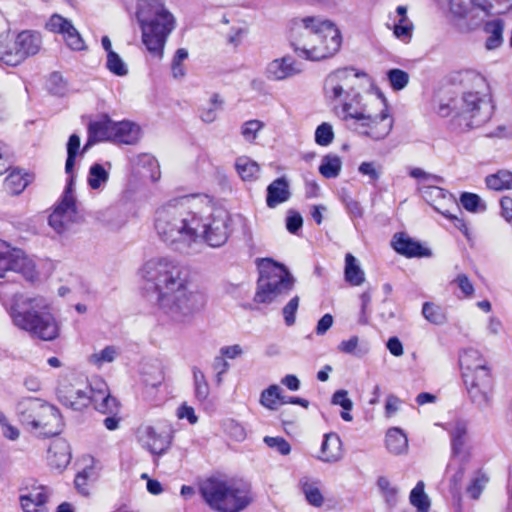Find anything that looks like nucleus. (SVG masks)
<instances>
[{
  "instance_id": "nucleus-60",
  "label": "nucleus",
  "mask_w": 512,
  "mask_h": 512,
  "mask_svg": "<svg viewBox=\"0 0 512 512\" xmlns=\"http://www.w3.org/2000/svg\"><path fill=\"white\" fill-rule=\"evenodd\" d=\"M263 127V123L259 120H250L243 124L241 129L242 136L249 142L253 141L257 137V133Z\"/></svg>"
},
{
  "instance_id": "nucleus-48",
  "label": "nucleus",
  "mask_w": 512,
  "mask_h": 512,
  "mask_svg": "<svg viewBox=\"0 0 512 512\" xmlns=\"http://www.w3.org/2000/svg\"><path fill=\"white\" fill-rule=\"evenodd\" d=\"M106 67L117 76H126L128 74L127 65L116 52L107 55Z\"/></svg>"
},
{
  "instance_id": "nucleus-31",
  "label": "nucleus",
  "mask_w": 512,
  "mask_h": 512,
  "mask_svg": "<svg viewBox=\"0 0 512 512\" xmlns=\"http://www.w3.org/2000/svg\"><path fill=\"white\" fill-rule=\"evenodd\" d=\"M459 364L463 373L475 371L486 366V361L482 358V355L478 350L474 348H467L460 353Z\"/></svg>"
},
{
  "instance_id": "nucleus-18",
  "label": "nucleus",
  "mask_w": 512,
  "mask_h": 512,
  "mask_svg": "<svg viewBox=\"0 0 512 512\" xmlns=\"http://www.w3.org/2000/svg\"><path fill=\"white\" fill-rule=\"evenodd\" d=\"M391 244L397 253L407 258L432 256L430 249L423 247L420 242L415 241L405 233H396L392 238Z\"/></svg>"
},
{
  "instance_id": "nucleus-32",
  "label": "nucleus",
  "mask_w": 512,
  "mask_h": 512,
  "mask_svg": "<svg viewBox=\"0 0 512 512\" xmlns=\"http://www.w3.org/2000/svg\"><path fill=\"white\" fill-rule=\"evenodd\" d=\"M344 276L345 280L353 286H359L365 281L364 271L351 253H347L345 256Z\"/></svg>"
},
{
  "instance_id": "nucleus-12",
  "label": "nucleus",
  "mask_w": 512,
  "mask_h": 512,
  "mask_svg": "<svg viewBox=\"0 0 512 512\" xmlns=\"http://www.w3.org/2000/svg\"><path fill=\"white\" fill-rule=\"evenodd\" d=\"M8 273H18L32 280L36 274L35 265L21 250L12 248L0 239V277Z\"/></svg>"
},
{
  "instance_id": "nucleus-21",
  "label": "nucleus",
  "mask_w": 512,
  "mask_h": 512,
  "mask_svg": "<svg viewBox=\"0 0 512 512\" xmlns=\"http://www.w3.org/2000/svg\"><path fill=\"white\" fill-rule=\"evenodd\" d=\"M71 449L69 443L63 438L54 439L48 449L47 460L52 468L62 470L67 467L71 460Z\"/></svg>"
},
{
  "instance_id": "nucleus-3",
  "label": "nucleus",
  "mask_w": 512,
  "mask_h": 512,
  "mask_svg": "<svg viewBox=\"0 0 512 512\" xmlns=\"http://www.w3.org/2000/svg\"><path fill=\"white\" fill-rule=\"evenodd\" d=\"M342 44L337 26L319 16L296 18L291 26V45L299 56L319 61L335 55Z\"/></svg>"
},
{
  "instance_id": "nucleus-58",
  "label": "nucleus",
  "mask_w": 512,
  "mask_h": 512,
  "mask_svg": "<svg viewBox=\"0 0 512 512\" xmlns=\"http://www.w3.org/2000/svg\"><path fill=\"white\" fill-rule=\"evenodd\" d=\"M48 89L54 95L62 96L66 92V83L62 75L58 72H53L48 79Z\"/></svg>"
},
{
  "instance_id": "nucleus-1",
  "label": "nucleus",
  "mask_w": 512,
  "mask_h": 512,
  "mask_svg": "<svg viewBox=\"0 0 512 512\" xmlns=\"http://www.w3.org/2000/svg\"><path fill=\"white\" fill-rule=\"evenodd\" d=\"M229 215L213 209L206 197L185 195L160 206L154 216V231L168 248L191 253L206 242L213 248L223 246L229 238Z\"/></svg>"
},
{
  "instance_id": "nucleus-45",
  "label": "nucleus",
  "mask_w": 512,
  "mask_h": 512,
  "mask_svg": "<svg viewBox=\"0 0 512 512\" xmlns=\"http://www.w3.org/2000/svg\"><path fill=\"white\" fill-rule=\"evenodd\" d=\"M338 350L345 354H352L357 357H361L368 352L367 347L359 346V338L357 336H352L348 340H343L338 345Z\"/></svg>"
},
{
  "instance_id": "nucleus-33",
  "label": "nucleus",
  "mask_w": 512,
  "mask_h": 512,
  "mask_svg": "<svg viewBox=\"0 0 512 512\" xmlns=\"http://www.w3.org/2000/svg\"><path fill=\"white\" fill-rule=\"evenodd\" d=\"M235 169L243 181L256 180L260 172L259 164L246 156L236 159Z\"/></svg>"
},
{
  "instance_id": "nucleus-4",
  "label": "nucleus",
  "mask_w": 512,
  "mask_h": 512,
  "mask_svg": "<svg viewBox=\"0 0 512 512\" xmlns=\"http://www.w3.org/2000/svg\"><path fill=\"white\" fill-rule=\"evenodd\" d=\"M7 311L14 326L33 338L53 341L60 335V323L53 313L52 304L43 296L15 293Z\"/></svg>"
},
{
  "instance_id": "nucleus-62",
  "label": "nucleus",
  "mask_w": 512,
  "mask_h": 512,
  "mask_svg": "<svg viewBox=\"0 0 512 512\" xmlns=\"http://www.w3.org/2000/svg\"><path fill=\"white\" fill-rule=\"evenodd\" d=\"M358 171L362 175L368 176L371 181H377L381 175V165L375 162H362Z\"/></svg>"
},
{
  "instance_id": "nucleus-13",
  "label": "nucleus",
  "mask_w": 512,
  "mask_h": 512,
  "mask_svg": "<svg viewBox=\"0 0 512 512\" xmlns=\"http://www.w3.org/2000/svg\"><path fill=\"white\" fill-rule=\"evenodd\" d=\"M139 444L151 454L164 455L171 447L173 433L171 430H157L151 425H141L137 430Z\"/></svg>"
},
{
  "instance_id": "nucleus-19",
  "label": "nucleus",
  "mask_w": 512,
  "mask_h": 512,
  "mask_svg": "<svg viewBox=\"0 0 512 512\" xmlns=\"http://www.w3.org/2000/svg\"><path fill=\"white\" fill-rule=\"evenodd\" d=\"M422 198L431 205L437 212L443 215V212L448 210L443 209L445 203L455 204L453 196L448 191L440 188L439 186L420 183L418 186Z\"/></svg>"
},
{
  "instance_id": "nucleus-22",
  "label": "nucleus",
  "mask_w": 512,
  "mask_h": 512,
  "mask_svg": "<svg viewBox=\"0 0 512 512\" xmlns=\"http://www.w3.org/2000/svg\"><path fill=\"white\" fill-rule=\"evenodd\" d=\"M451 438L452 453L455 456H460L464 452L465 445L468 439L467 423L464 420H455L445 426Z\"/></svg>"
},
{
  "instance_id": "nucleus-11",
  "label": "nucleus",
  "mask_w": 512,
  "mask_h": 512,
  "mask_svg": "<svg viewBox=\"0 0 512 512\" xmlns=\"http://www.w3.org/2000/svg\"><path fill=\"white\" fill-rule=\"evenodd\" d=\"M361 74L352 68H343L329 74L324 83L325 96L329 100H340L343 104L350 102L354 107L360 105L361 96L353 90L348 91L351 78H358Z\"/></svg>"
},
{
  "instance_id": "nucleus-37",
  "label": "nucleus",
  "mask_w": 512,
  "mask_h": 512,
  "mask_svg": "<svg viewBox=\"0 0 512 512\" xmlns=\"http://www.w3.org/2000/svg\"><path fill=\"white\" fill-rule=\"evenodd\" d=\"M300 485L305 495V498L310 505L315 507L322 506L324 498L319 489L318 481L309 479L308 477H304L300 480Z\"/></svg>"
},
{
  "instance_id": "nucleus-28",
  "label": "nucleus",
  "mask_w": 512,
  "mask_h": 512,
  "mask_svg": "<svg viewBox=\"0 0 512 512\" xmlns=\"http://www.w3.org/2000/svg\"><path fill=\"white\" fill-rule=\"evenodd\" d=\"M62 427V418L59 410L54 406L52 414L40 416L37 422L33 425L32 429H42L45 436H54L60 433Z\"/></svg>"
},
{
  "instance_id": "nucleus-2",
  "label": "nucleus",
  "mask_w": 512,
  "mask_h": 512,
  "mask_svg": "<svg viewBox=\"0 0 512 512\" xmlns=\"http://www.w3.org/2000/svg\"><path fill=\"white\" fill-rule=\"evenodd\" d=\"M143 289L174 322L184 323L205 305V296L193 288L188 269L172 256H156L140 269Z\"/></svg>"
},
{
  "instance_id": "nucleus-7",
  "label": "nucleus",
  "mask_w": 512,
  "mask_h": 512,
  "mask_svg": "<svg viewBox=\"0 0 512 512\" xmlns=\"http://www.w3.org/2000/svg\"><path fill=\"white\" fill-rule=\"evenodd\" d=\"M204 502L217 512H240L251 502L248 485L235 479L209 477L199 485Z\"/></svg>"
},
{
  "instance_id": "nucleus-64",
  "label": "nucleus",
  "mask_w": 512,
  "mask_h": 512,
  "mask_svg": "<svg viewBox=\"0 0 512 512\" xmlns=\"http://www.w3.org/2000/svg\"><path fill=\"white\" fill-rule=\"evenodd\" d=\"M332 403L341 406L344 410L350 411L353 408V402L348 397V391L341 389L337 390L332 396Z\"/></svg>"
},
{
  "instance_id": "nucleus-8",
  "label": "nucleus",
  "mask_w": 512,
  "mask_h": 512,
  "mask_svg": "<svg viewBox=\"0 0 512 512\" xmlns=\"http://www.w3.org/2000/svg\"><path fill=\"white\" fill-rule=\"evenodd\" d=\"M79 148L80 138L78 135L72 134L67 143V159L65 164V171L69 174V178L61 201L49 216V224L57 233H63L68 230L69 227L76 222L78 217L77 203L73 190L74 176L72 175V171Z\"/></svg>"
},
{
  "instance_id": "nucleus-6",
  "label": "nucleus",
  "mask_w": 512,
  "mask_h": 512,
  "mask_svg": "<svg viewBox=\"0 0 512 512\" xmlns=\"http://www.w3.org/2000/svg\"><path fill=\"white\" fill-rule=\"evenodd\" d=\"M136 18L147 50L161 59L167 38L175 28L176 20L173 14L162 0H139Z\"/></svg>"
},
{
  "instance_id": "nucleus-51",
  "label": "nucleus",
  "mask_w": 512,
  "mask_h": 512,
  "mask_svg": "<svg viewBox=\"0 0 512 512\" xmlns=\"http://www.w3.org/2000/svg\"><path fill=\"white\" fill-rule=\"evenodd\" d=\"M188 58V51L185 48L176 50L171 63V71L174 78H182L185 76V68L182 63Z\"/></svg>"
},
{
  "instance_id": "nucleus-47",
  "label": "nucleus",
  "mask_w": 512,
  "mask_h": 512,
  "mask_svg": "<svg viewBox=\"0 0 512 512\" xmlns=\"http://www.w3.org/2000/svg\"><path fill=\"white\" fill-rule=\"evenodd\" d=\"M388 80L395 91L404 89L409 82V75L401 69H391L387 72Z\"/></svg>"
},
{
  "instance_id": "nucleus-53",
  "label": "nucleus",
  "mask_w": 512,
  "mask_h": 512,
  "mask_svg": "<svg viewBox=\"0 0 512 512\" xmlns=\"http://www.w3.org/2000/svg\"><path fill=\"white\" fill-rule=\"evenodd\" d=\"M67 46L75 51H82L86 49L85 42L81 37L78 30L73 26L63 35Z\"/></svg>"
},
{
  "instance_id": "nucleus-16",
  "label": "nucleus",
  "mask_w": 512,
  "mask_h": 512,
  "mask_svg": "<svg viewBox=\"0 0 512 512\" xmlns=\"http://www.w3.org/2000/svg\"><path fill=\"white\" fill-rule=\"evenodd\" d=\"M40 36L30 31H22L13 40V48L16 52L10 57L9 61L14 63H21L28 56L35 55L40 49Z\"/></svg>"
},
{
  "instance_id": "nucleus-39",
  "label": "nucleus",
  "mask_w": 512,
  "mask_h": 512,
  "mask_svg": "<svg viewBox=\"0 0 512 512\" xmlns=\"http://www.w3.org/2000/svg\"><path fill=\"white\" fill-rule=\"evenodd\" d=\"M489 189L500 191L512 189V172L508 170H499L498 172L488 175L485 179Z\"/></svg>"
},
{
  "instance_id": "nucleus-5",
  "label": "nucleus",
  "mask_w": 512,
  "mask_h": 512,
  "mask_svg": "<svg viewBox=\"0 0 512 512\" xmlns=\"http://www.w3.org/2000/svg\"><path fill=\"white\" fill-rule=\"evenodd\" d=\"M463 92L452 101L453 123L460 131L484 125L494 110L485 78L474 71L460 73Z\"/></svg>"
},
{
  "instance_id": "nucleus-9",
  "label": "nucleus",
  "mask_w": 512,
  "mask_h": 512,
  "mask_svg": "<svg viewBox=\"0 0 512 512\" xmlns=\"http://www.w3.org/2000/svg\"><path fill=\"white\" fill-rule=\"evenodd\" d=\"M257 266L259 278L254 302L269 304L293 289L295 279L284 265L264 258L257 260Z\"/></svg>"
},
{
  "instance_id": "nucleus-41",
  "label": "nucleus",
  "mask_w": 512,
  "mask_h": 512,
  "mask_svg": "<svg viewBox=\"0 0 512 512\" xmlns=\"http://www.w3.org/2000/svg\"><path fill=\"white\" fill-rule=\"evenodd\" d=\"M282 390L276 385H270L268 388L264 389L260 395V403L262 406L269 410H276L278 408V404L281 403L282 398Z\"/></svg>"
},
{
  "instance_id": "nucleus-36",
  "label": "nucleus",
  "mask_w": 512,
  "mask_h": 512,
  "mask_svg": "<svg viewBox=\"0 0 512 512\" xmlns=\"http://www.w3.org/2000/svg\"><path fill=\"white\" fill-rule=\"evenodd\" d=\"M466 389L470 400L479 409H487L491 406L492 402V389H483L476 386L474 382L470 385H466Z\"/></svg>"
},
{
  "instance_id": "nucleus-26",
  "label": "nucleus",
  "mask_w": 512,
  "mask_h": 512,
  "mask_svg": "<svg viewBox=\"0 0 512 512\" xmlns=\"http://www.w3.org/2000/svg\"><path fill=\"white\" fill-rule=\"evenodd\" d=\"M89 405L92 403L94 408L102 414H118L119 403L116 398L111 396L108 391L88 393Z\"/></svg>"
},
{
  "instance_id": "nucleus-35",
  "label": "nucleus",
  "mask_w": 512,
  "mask_h": 512,
  "mask_svg": "<svg viewBox=\"0 0 512 512\" xmlns=\"http://www.w3.org/2000/svg\"><path fill=\"white\" fill-rule=\"evenodd\" d=\"M29 176L19 170H13L4 180V190L11 195L20 194L28 185Z\"/></svg>"
},
{
  "instance_id": "nucleus-49",
  "label": "nucleus",
  "mask_w": 512,
  "mask_h": 512,
  "mask_svg": "<svg viewBox=\"0 0 512 512\" xmlns=\"http://www.w3.org/2000/svg\"><path fill=\"white\" fill-rule=\"evenodd\" d=\"M222 102L218 94H213L207 107H203L200 117L205 123H212L217 118V110L221 107Z\"/></svg>"
},
{
  "instance_id": "nucleus-56",
  "label": "nucleus",
  "mask_w": 512,
  "mask_h": 512,
  "mask_svg": "<svg viewBox=\"0 0 512 512\" xmlns=\"http://www.w3.org/2000/svg\"><path fill=\"white\" fill-rule=\"evenodd\" d=\"M488 479L483 474H477L468 485L466 492L472 499H478Z\"/></svg>"
},
{
  "instance_id": "nucleus-38",
  "label": "nucleus",
  "mask_w": 512,
  "mask_h": 512,
  "mask_svg": "<svg viewBox=\"0 0 512 512\" xmlns=\"http://www.w3.org/2000/svg\"><path fill=\"white\" fill-rule=\"evenodd\" d=\"M341 168V158L335 154H327L322 158L319 172L323 177L331 179L339 176Z\"/></svg>"
},
{
  "instance_id": "nucleus-29",
  "label": "nucleus",
  "mask_w": 512,
  "mask_h": 512,
  "mask_svg": "<svg viewBox=\"0 0 512 512\" xmlns=\"http://www.w3.org/2000/svg\"><path fill=\"white\" fill-rule=\"evenodd\" d=\"M396 13L399 16V19L394 24L393 33H394L395 37H397L401 41L407 43L412 38L414 25L407 16V7L406 6H403V5L398 6L396 8Z\"/></svg>"
},
{
  "instance_id": "nucleus-27",
  "label": "nucleus",
  "mask_w": 512,
  "mask_h": 512,
  "mask_svg": "<svg viewBox=\"0 0 512 512\" xmlns=\"http://www.w3.org/2000/svg\"><path fill=\"white\" fill-rule=\"evenodd\" d=\"M139 132V127L132 122H114L112 140L129 145L134 144L139 139Z\"/></svg>"
},
{
  "instance_id": "nucleus-63",
  "label": "nucleus",
  "mask_w": 512,
  "mask_h": 512,
  "mask_svg": "<svg viewBox=\"0 0 512 512\" xmlns=\"http://www.w3.org/2000/svg\"><path fill=\"white\" fill-rule=\"evenodd\" d=\"M20 497H26V499L33 503L37 507H46L45 504L48 499V495L44 487L33 489L29 494L21 495Z\"/></svg>"
},
{
  "instance_id": "nucleus-15",
  "label": "nucleus",
  "mask_w": 512,
  "mask_h": 512,
  "mask_svg": "<svg viewBox=\"0 0 512 512\" xmlns=\"http://www.w3.org/2000/svg\"><path fill=\"white\" fill-rule=\"evenodd\" d=\"M301 71L300 64L292 56L286 55L269 62L265 74L269 80L282 81L298 75Z\"/></svg>"
},
{
  "instance_id": "nucleus-57",
  "label": "nucleus",
  "mask_w": 512,
  "mask_h": 512,
  "mask_svg": "<svg viewBox=\"0 0 512 512\" xmlns=\"http://www.w3.org/2000/svg\"><path fill=\"white\" fill-rule=\"evenodd\" d=\"M225 432L236 441H242L246 437L244 427L234 419H228L223 423Z\"/></svg>"
},
{
  "instance_id": "nucleus-10",
  "label": "nucleus",
  "mask_w": 512,
  "mask_h": 512,
  "mask_svg": "<svg viewBox=\"0 0 512 512\" xmlns=\"http://www.w3.org/2000/svg\"><path fill=\"white\" fill-rule=\"evenodd\" d=\"M341 113L343 120L350 121V129L373 140L384 139L393 127V121L385 110L373 116L365 106L354 107L352 103L345 102Z\"/></svg>"
},
{
  "instance_id": "nucleus-44",
  "label": "nucleus",
  "mask_w": 512,
  "mask_h": 512,
  "mask_svg": "<svg viewBox=\"0 0 512 512\" xmlns=\"http://www.w3.org/2000/svg\"><path fill=\"white\" fill-rule=\"evenodd\" d=\"M460 203L469 212L480 213L486 210L485 202L475 193L463 192L460 196Z\"/></svg>"
},
{
  "instance_id": "nucleus-61",
  "label": "nucleus",
  "mask_w": 512,
  "mask_h": 512,
  "mask_svg": "<svg viewBox=\"0 0 512 512\" xmlns=\"http://www.w3.org/2000/svg\"><path fill=\"white\" fill-rule=\"evenodd\" d=\"M264 442L268 447L277 450L281 455H288L291 451L290 444L282 437L266 436Z\"/></svg>"
},
{
  "instance_id": "nucleus-54",
  "label": "nucleus",
  "mask_w": 512,
  "mask_h": 512,
  "mask_svg": "<svg viewBox=\"0 0 512 512\" xmlns=\"http://www.w3.org/2000/svg\"><path fill=\"white\" fill-rule=\"evenodd\" d=\"M300 298L299 296H294L290 299V301L283 307L282 314L284 317L285 324L287 326H292L296 321V312L299 307Z\"/></svg>"
},
{
  "instance_id": "nucleus-20",
  "label": "nucleus",
  "mask_w": 512,
  "mask_h": 512,
  "mask_svg": "<svg viewBox=\"0 0 512 512\" xmlns=\"http://www.w3.org/2000/svg\"><path fill=\"white\" fill-rule=\"evenodd\" d=\"M113 124L107 115L101 117L96 121H91L88 125V140L83 148L86 151L90 146L97 142L112 140L113 137Z\"/></svg>"
},
{
  "instance_id": "nucleus-14",
  "label": "nucleus",
  "mask_w": 512,
  "mask_h": 512,
  "mask_svg": "<svg viewBox=\"0 0 512 512\" xmlns=\"http://www.w3.org/2000/svg\"><path fill=\"white\" fill-rule=\"evenodd\" d=\"M54 406L39 398H22L16 406L17 416L23 425L33 427L37 418L52 414Z\"/></svg>"
},
{
  "instance_id": "nucleus-50",
  "label": "nucleus",
  "mask_w": 512,
  "mask_h": 512,
  "mask_svg": "<svg viewBox=\"0 0 512 512\" xmlns=\"http://www.w3.org/2000/svg\"><path fill=\"white\" fill-rule=\"evenodd\" d=\"M334 139V132L332 126L323 122L315 131V142L320 146H328Z\"/></svg>"
},
{
  "instance_id": "nucleus-25",
  "label": "nucleus",
  "mask_w": 512,
  "mask_h": 512,
  "mask_svg": "<svg viewBox=\"0 0 512 512\" xmlns=\"http://www.w3.org/2000/svg\"><path fill=\"white\" fill-rule=\"evenodd\" d=\"M504 28L505 22L500 18H495L485 22L483 31L487 35L485 41V48L487 50H495L503 44Z\"/></svg>"
},
{
  "instance_id": "nucleus-43",
  "label": "nucleus",
  "mask_w": 512,
  "mask_h": 512,
  "mask_svg": "<svg viewBox=\"0 0 512 512\" xmlns=\"http://www.w3.org/2000/svg\"><path fill=\"white\" fill-rule=\"evenodd\" d=\"M109 179V173L104 167L99 164H93L89 169L88 185L91 189H99L102 185L106 184Z\"/></svg>"
},
{
  "instance_id": "nucleus-30",
  "label": "nucleus",
  "mask_w": 512,
  "mask_h": 512,
  "mask_svg": "<svg viewBox=\"0 0 512 512\" xmlns=\"http://www.w3.org/2000/svg\"><path fill=\"white\" fill-rule=\"evenodd\" d=\"M386 448L394 455L404 454L408 450L406 434L397 427L390 428L386 433Z\"/></svg>"
},
{
  "instance_id": "nucleus-52",
  "label": "nucleus",
  "mask_w": 512,
  "mask_h": 512,
  "mask_svg": "<svg viewBox=\"0 0 512 512\" xmlns=\"http://www.w3.org/2000/svg\"><path fill=\"white\" fill-rule=\"evenodd\" d=\"M377 485H378L379 489L382 491V493L386 499V502L390 506H394L397 501V493H398L397 488L392 487L390 484V481L386 477H383V476L378 478Z\"/></svg>"
},
{
  "instance_id": "nucleus-42",
  "label": "nucleus",
  "mask_w": 512,
  "mask_h": 512,
  "mask_svg": "<svg viewBox=\"0 0 512 512\" xmlns=\"http://www.w3.org/2000/svg\"><path fill=\"white\" fill-rule=\"evenodd\" d=\"M423 317L434 325H443L447 321L445 311L439 305L425 302L422 307Z\"/></svg>"
},
{
  "instance_id": "nucleus-55",
  "label": "nucleus",
  "mask_w": 512,
  "mask_h": 512,
  "mask_svg": "<svg viewBox=\"0 0 512 512\" xmlns=\"http://www.w3.org/2000/svg\"><path fill=\"white\" fill-rule=\"evenodd\" d=\"M117 351L114 346H107L98 353L90 356V361L97 366L114 361Z\"/></svg>"
},
{
  "instance_id": "nucleus-46",
  "label": "nucleus",
  "mask_w": 512,
  "mask_h": 512,
  "mask_svg": "<svg viewBox=\"0 0 512 512\" xmlns=\"http://www.w3.org/2000/svg\"><path fill=\"white\" fill-rule=\"evenodd\" d=\"M73 26L74 25L70 20L64 18L60 14H53L46 23V28L49 31L60 33L62 35L66 34Z\"/></svg>"
},
{
  "instance_id": "nucleus-24",
  "label": "nucleus",
  "mask_w": 512,
  "mask_h": 512,
  "mask_svg": "<svg viewBox=\"0 0 512 512\" xmlns=\"http://www.w3.org/2000/svg\"><path fill=\"white\" fill-rule=\"evenodd\" d=\"M343 456L342 441L338 434L328 433L324 436L319 459L323 462L334 463Z\"/></svg>"
},
{
  "instance_id": "nucleus-23",
  "label": "nucleus",
  "mask_w": 512,
  "mask_h": 512,
  "mask_svg": "<svg viewBox=\"0 0 512 512\" xmlns=\"http://www.w3.org/2000/svg\"><path fill=\"white\" fill-rule=\"evenodd\" d=\"M290 197L289 183L285 177L275 179L267 187L266 204L269 208L277 207L288 201Z\"/></svg>"
},
{
  "instance_id": "nucleus-17",
  "label": "nucleus",
  "mask_w": 512,
  "mask_h": 512,
  "mask_svg": "<svg viewBox=\"0 0 512 512\" xmlns=\"http://www.w3.org/2000/svg\"><path fill=\"white\" fill-rule=\"evenodd\" d=\"M57 399L62 405L75 411L89 406L88 392L72 384H61L57 389Z\"/></svg>"
},
{
  "instance_id": "nucleus-34",
  "label": "nucleus",
  "mask_w": 512,
  "mask_h": 512,
  "mask_svg": "<svg viewBox=\"0 0 512 512\" xmlns=\"http://www.w3.org/2000/svg\"><path fill=\"white\" fill-rule=\"evenodd\" d=\"M462 376L464 378L465 385H470L471 382H474V384L480 388L492 389V377L487 365L475 371L463 372Z\"/></svg>"
},
{
  "instance_id": "nucleus-59",
  "label": "nucleus",
  "mask_w": 512,
  "mask_h": 512,
  "mask_svg": "<svg viewBox=\"0 0 512 512\" xmlns=\"http://www.w3.org/2000/svg\"><path fill=\"white\" fill-rule=\"evenodd\" d=\"M247 34L248 27L246 25L232 26L227 34V42L233 47H238Z\"/></svg>"
},
{
  "instance_id": "nucleus-40",
  "label": "nucleus",
  "mask_w": 512,
  "mask_h": 512,
  "mask_svg": "<svg viewBox=\"0 0 512 512\" xmlns=\"http://www.w3.org/2000/svg\"><path fill=\"white\" fill-rule=\"evenodd\" d=\"M424 487V482L419 481L410 492V503L416 508L417 512H429L430 510L431 503L424 491Z\"/></svg>"
}]
</instances>
